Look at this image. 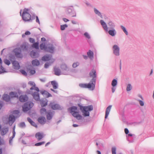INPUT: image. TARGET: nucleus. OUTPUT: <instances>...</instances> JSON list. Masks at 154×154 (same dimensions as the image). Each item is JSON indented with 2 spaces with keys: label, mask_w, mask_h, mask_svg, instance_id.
I'll use <instances>...</instances> for the list:
<instances>
[{
  "label": "nucleus",
  "mask_w": 154,
  "mask_h": 154,
  "mask_svg": "<svg viewBox=\"0 0 154 154\" xmlns=\"http://www.w3.org/2000/svg\"><path fill=\"white\" fill-rule=\"evenodd\" d=\"M138 96L139 97H140V98H141L142 100H143V97H142V96L141 95H138Z\"/></svg>",
  "instance_id": "69168bd1"
},
{
  "label": "nucleus",
  "mask_w": 154,
  "mask_h": 154,
  "mask_svg": "<svg viewBox=\"0 0 154 154\" xmlns=\"http://www.w3.org/2000/svg\"><path fill=\"white\" fill-rule=\"evenodd\" d=\"M36 22L38 23L39 24L40 23V22L37 16L36 17Z\"/></svg>",
  "instance_id": "13d9d810"
},
{
  "label": "nucleus",
  "mask_w": 154,
  "mask_h": 154,
  "mask_svg": "<svg viewBox=\"0 0 154 154\" xmlns=\"http://www.w3.org/2000/svg\"><path fill=\"white\" fill-rule=\"evenodd\" d=\"M27 99L28 97L26 95H21L20 97L19 98L20 101L22 102H25L27 100Z\"/></svg>",
  "instance_id": "2eb2a0df"
},
{
  "label": "nucleus",
  "mask_w": 154,
  "mask_h": 154,
  "mask_svg": "<svg viewBox=\"0 0 154 154\" xmlns=\"http://www.w3.org/2000/svg\"><path fill=\"white\" fill-rule=\"evenodd\" d=\"M115 88H114V87H113L112 88V93H114L115 91Z\"/></svg>",
  "instance_id": "680f3d73"
},
{
  "label": "nucleus",
  "mask_w": 154,
  "mask_h": 154,
  "mask_svg": "<svg viewBox=\"0 0 154 154\" xmlns=\"http://www.w3.org/2000/svg\"><path fill=\"white\" fill-rule=\"evenodd\" d=\"M121 27L122 28V29H123V31L126 34V35H127L128 34V32L127 31H126L125 28L124 26H121Z\"/></svg>",
  "instance_id": "37998d69"
},
{
  "label": "nucleus",
  "mask_w": 154,
  "mask_h": 154,
  "mask_svg": "<svg viewBox=\"0 0 154 154\" xmlns=\"http://www.w3.org/2000/svg\"><path fill=\"white\" fill-rule=\"evenodd\" d=\"M15 56L18 57H21V50L20 48H16L14 50Z\"/></svg>",
  "instance_id": "6e6552de"
},
{
  "label": "nucleus",
  "mask_w": 154,
  "mask_h": 154,
  "mask_svg": "<svg viewBox=\"0 0 154 154\" xmlns=\"http://www.w3.org/2000/svg\"><path fill=\"white\" fill-rule=\"evenodd\" d=\"M67 25L66 24L63 25H62L60 26L61 30H63L65 29L67 27Z\"/></svg>",
  "instance_id": "f704fd0d"
},
{
  "label": "nucleus",
  "mask_w": 154,
  "mask_h": 154,
  "mask_svg": "<svg viewBox=\"0 0 154 154\" xmlns=\"http://www.w3.org/2000/svg\"><path fill=\"white\" fill-rule=\"evenodd\" d=\"M29 41L31 43H33L35 42V40L33 38H29Z\"/></svg>",
  "instance_id": "3c124183"
},
{
  "label": "nucleus",
  "mask_w": 154,
  "mask_h": 154,
  "mask_svg": "<svg viewBox=\"0 0 154 154\" xmlns=\"http://www.w3.org/2000/svg\"><path fill=\"white\" fill-rule=\"evenodd\" d=\"M78 125H77V124H73V127H78Z\"/></svg>",
  "instance_id": "338daca9"
},
{
  "label": "nucleus",
  "mask_w": 154,
  "mask_h": 154,
  "mask_svg": "<svg viewBox=\"0 0 154 154\" xmlns=\"http://www.w3.org/2000/svg\"><path fill=\"white\" fill-rule=\"evenodd\" d=\"M95 79H92L90 83L88 84L80 83L79 86L81 88H88L91 90H93L95 88Z\"/></svg>",
  "instance_id": "7ed1b4c3"
},
{
  "label": "nucleus",
  "mask_w": 154,
  "mask_h": 154,
  "mask_svg": "<svg viewBox=\"0 0 154 154\" xmlns=\"http://www.w3.org/2000/svg\"><path fill=\"white\" fill-rule=\"evenodd\" d=\"M30 32L29 31H26L24 34H23L22 35V37L23 38H24L25 35H29L30 34Z\"/></svg>",
  "instance_id": "e433bc0d"
},
{
  "label": "nucleus",
  "mask_w": 154,
  "mask_h": 154,
  "mask_svg": "<svg viewBox=\"0 0 154 154\" xmlns=\"http://www.w3.org/2000/svg\"><path fill=\"white\" fill-rule=\"evenodd\" d=\"M63 20L65 22H68V21H69V20L66 19V18H64L63 19Z\"/></svg>",
  "instance_id": "052dcab7"
},
{
  "label": "nucleus",
  "mask_w": 154,
  "mask_h": 154,
  "mask_svg": "<svg viewBox=\"0 0 154 154\" xmlns=\"http://www.w3.org/2000/svg\"><path fill=\"white\" fill-rule=\"evenodd\" d=\"M28 84L32 86L30 88L31 91H30L29 94L32 95L35 100H39V96L38 93L39 91L38 88L35 87V83L34 82L30 81L28 82Z\"/></svg>",
  "instance_id": "f257e3e1"
},
{
  "label": "nucleus",
  "mask_w": 154,
  "mask_h": 154,
  "mask_svg": "<svg viewBox=\"0 0 154 154\" xmlns=\"http://www.w3.org/2000/svg\"><path fill=\"white\" fill-rule=\"evenodd\" d=\"M90 76L92 78V79H95L96 81L95 78L97 77V73L95 70L93 69L89 73Z\"/></svg>",
  "instance_id": "9d476101"
},
{
  "label": "nucleus",
  "mask_w": 154,
  "mask_h": 154,
  "mask_svg": "<svg viewBox=\"0 0 154 154\" xmlns=\"http://www.w3.org/2000/svg\"><path fill=\"white\" fill-rule=\"evenodd\" d=\"M54 74L57 75H61V72L59 67L55 66L54 68Z\"/></svg>",
  "instance_id": "ddd939ff"
},
{
  "label": "nucleus",
  "mask_w": 154,
  "mask_h": 154,
  "mask_svg": "<svg viewBox=\"0 0 154 154\" xmlns=\"http://www.w3.org/2000/svg\"><path fill=\"white\" fill-rule=\"evenodd\" d=\"M38 121L42 124H45L46 122V119L45 117H40L38 119Z\"/></svg>",
  "instance_id": "f3484780"
},
{
  "label": "nucleus",
  "mask_w": 154,
  "mask_h": 154,
  "mask_svg": "<svg viewBox=\"0 0 154 154\" xmlns=\"http://www.w3.org/2000/svg\"><path fill=\"white\" fill-rule=\"evenodd\" d=\"M100 22L104 29L106 31H108V27L106 23L102 20H100Z\"/></svg>",
  "instance_id": "aec40b11"
},
{
  "label": "nucleus",
  "mask_w": 154,
  "mask_h": 154,
  "mask_svg": "<svg viewBox=\"0 0 154 154\" xmlns=\"http://www.w3.org/2000/svg\"><path fill=\"white\" fill-rule=\"evenodd\" d=\"M113 53L116 56H119V48L118 46L116 45H114L113 47Z\"/></svg>",
  "instance_id": "1a4fd4ad"
},
{
  "label": "nucleus",
  "mask_w": 154,
  "mask_h": 154,
  "mask_svg": "<svg viewBox=\"0 0 154 154\" xmlns=\"http://www.w3.org/2000/svg\"><path fill=\"white\" fill-rule=\"evenodd\" d=\"M51 84L53 86L54 89H55L58 88V84L55 81L51 82Z\"/></svg>",
  "instance_id": "cd10ccee"
},
{
  "label": "nucleus",
  "mask_w": 154,
  "mask_h": 154,
  "mask_svg": "<svg viewBox=\"0 0 154 154\" xmlns=\"http://www.w3.org/2000/svg\"><path fill=\"white\" fill-rule=\"evenodd\" d=\"M109 25L110 26H111V28H112L114 27V25H113V24L112 23V22H109Z\"/></svg>",
  "instance_id": "5fc2aeb1"
},
{
  "label": "nucleus",
  "mask_w": 154,
  "mask_h": 154,
  "mask_svg": "<svg viewBox=\"0 0 154 154\" xmlns=\"http://www.w3.org/2000/svg\"><path fill=\"white\" fill-rule=\"evenodd\" d=\"M46 110L45 108H42L40 110V113L41 114H44L46 113Z\"/></svg>",
  "instance_id": "58836bf2"
},
{
  "label": "nucleus",
  "mask_w": 154,
  "mask_h": 154,
  "mask_svg": "<svg viewBox=\"0 0 154 154\" xmlns=\"http://www.w3.org/2000/svg\"><path fill=\"white\" fill-rule=\"evenodd\" d=\"M47 101L45 99V101H41V104L42 106L43 107L47 105Z\"/></svg>",
  "instance_id": "c85d7f7f"
},
{
  "label": "nucleus",
  "mask_w": 154,
  "mask_h": 154,
  "mask_svg": "<svg viewBox=\"0 0 154 154\" xmlns=\"http://www.w3.org/2000/svg\"><path fill=\"white\" fill-rule=\"evenodd\" d=\"M41 41L42 42H44L45 41V38H41Z\"/></svg>",
  "instance_id": "e2e57ef3"
},
{
  "label": "nucleus",
  "mask_w": 154,
  "mask_h": 154,
  "mask_svg": "<svg viewBox=\"0 0 154 154\" xmlns=\"http://www.w3.org/2000/svg\"><path fill=\"white\" fill-rule=\"evenodd\" d=\"M20 72L22 73V74L24 75H27V73L26 72L23 70H20Z\"/></svg>",
  "instance_id": "de8ad7c7"
},
{
  "label": "nucleus",
  "mask_w": 154,
  "mask_h": 154,
  "mask_svg": "<svg viewBox=\"0 0 154 154\" xmlns=\"http://www.w3.org/2000/svg\"><path fill=\"white\" fill-rule=\"evenodd\" d=\"M8 131V127L3 128L2 129L1 131V134L2 135L5 134Z\"/></svg>",
  "instance_id": "b1692460"
},
{
  "label": "nucleus",
  "mask_w": 154,
  "mask_h": 154,
  "mask_svg": "<svg viewBox=\"0 0 154 154\" xmlns=\"http://www.w3.org/2000/svg\"><path fill=\"white\" fill-rule=\"evenodd\" d=\"M117 83V81L115 79H114L112 82V87H115Z\"/></svg>",
  "instance_id": "7c9ffc66"
},
{
  "label": "nucleus",
  "mask_w": 154,
  "mask_h": 154,
  "mask_svg": "<svg viewBox=\"0 0 154 154\" xmlns=\"http://www.w3.org/2000/svg\"><path fill=\"white\" fill-rule=\"evenodd\" d=\"M32 125L35 126V127H36V124L34 122V123H32V124H31Z\"/></svg>",
  "instance_id": "0e129e2a"
},
{
  "label": "nucleus",
  "mask_w": 154,
  "mask_h": 154,
  "mask_svg": "<svg viewBox=\"0 0 154 154\" xmlns=\"http://www.w3.org/2000/svg\"><path fill=\"white\" fill-rule=\"evenodd\" d=\"M30 73L32 75L34 74L35 73V70H32L30 71Z\"/></svg>",
  "instance_id": "6e6d98bb"
},
{
  "label": "nucleus",
  "mask_w": 154,
  "mask_h": 154,
  "mask_svg": "<svg viewBox=\"0 0 154 154\" xmlns=\"http://www.w3.org/2000/svg\"><path fill=\"white\" fill-rule=\"evenodd\" d=\"M49 64L48 63H46L45 65V68H47L49 66Z\"/></svg>",
  "instance_id": "bf43d9fd"
},
{
  "label": "nucleus",
  "mask_w": 154,
  "mask_h": 154,
  "mask_svg": "<svg viewBox=\"0 0 154 154\" xmlns=\"http://www.w3.org/2000/svg\"><path fill=\"white\" fill-rule=\"evenodd\" d=\"M19 126L20 127L23 128L25 127V125L24 122H22L20 124Z\"/></svg>",
  "instance_id": "a19ab883"
},
{
  "label": "nucleus",
  "mask_w": 154,
  "mask_h": 154,
  "mask_svg": "<svg viewBox=\"0 0 154 154\" xmlns=\"http://www.w3.org/2000/svg\"><path fill=\"white\" fill-rule=\"evenodd\" d=\"M109 34L111 36H113L115 35V33L116 32L115 30L114 29L113 30H110L108 32Z\"/></svg>",
  "instance_id": "c756f323"
},
{
  "label": "nucleus",
  "mask_w": 154,
  "mask_h": 154,
  "mask_svg": "<svg viewBox=\"0 0 154 154\" xmlns=\"http://www.w3.org/2000/svg\"><path fill=\"white\" fill-rule=\"evenodd\" d=\"M45 142H39V143H35V146H41L42 145H43V144H44L45 143Z\"/></svg>",
  "instance_id": "4c0bfd02"
},
{
  "label": "nucleus",
  "mask_w": 154,
  "mask_h": 154,
  "mask_svg": "<svg viewBox=\"0 0 154 154\" xmlns=\"http://www.w3.org/2000/svg\"><path fill=\"white\" fill-rule=\"evenodd\" d=\"M93 109V107L91 105L80 107V109L83 113V115L85 116H89V111L92 110Z\"/></svg>",
  "instance_id": "39448f33"
},
{
  "label": "nucleus",
  "mask_w": 154,
  "mask_h": 154,
  "mask_svg": "<svg viewBox=\"0 0 154 154\" xmlns=\"http://www.w3.org/2000/svg\"><path fill=\"white\" fill-rule=\"evenodd\" d=\"M51 58V56L48 55L44 56L42 58V60L44 61H47L50 60Z\"/></svg>",
  "instance_id": "393cba45"
},
{
  "label": "nucleus",
  "mask_w": 154,
  "mask_h": 154,
  "mask_svg": "<svg viewBox=\"0 0 154 154\" xmlns=\"http://www.w3.org/2000/svg\"><path fill=\"white\" fill-rule=\"evenodd\" d=\"M94 11L95 13L98 14L99 16H100L101 18H102V16L101 14V13L96 9H94Z\"/></svg>",
  "instance_id": "72a5a7b5"
},
{
  "label": "nucleus",
  "mask_w": 154,
  "mask_h": 154,
  "mask_svg": "<svg viewBox=\"0 0 154 154\" xmlns=\"http://www.w3.org/2000/svg\"><path fill=\"white\" fill-rule=\"evenodd\" d=\"M68 110L72 116L77 119L81 120L82 119V116L80 114L76 106L70 107L69 108Z\"/></svg>",
  "instance_id": "f03ea898"
},
{
  "label": "nucleus",
  "mask_w": 154,
  "mask_h": 154,
  "mask_svg": "<svg viewBox=\"0 0 154 154\" xmlns=\"http://www.w3.org/2000/svg\"><path fill=\"white\" fill-rule=\"evenodd\" d=\"M54 112H48L46 116L47 119L48 120H51L54 114Z\"/></svg>",
  "instance_id": "a211bd4d"
},
{
  "label": "nucleus",
  "mask_w": 154,
  "mask_h": 154,
  "mask_svg": "<svg viewBox=\"0 0 154 154\" xmlns=\"http://www.w3.org/2000/svg\"><path fill=\"white\" fill-rule=\"evenodd\" d=\"M32 63L33 66H38L40 64L39 61L36 59L33 60L32 61Z\"/></svg>",
  "instance_id": "a878e982"
},
{
  "label": "nucleus",
  "mask_w": 154,
  "mask_h": 154,
  "mask_svg": "<svg viewBox=\"0 0 154 154\" xmlns=\"http://www.w3.org/2000/svg\"><path fill=\"white\" fill-rule=\"evenodd\" d=\"M10 97L9 95L7 94H5L3 96V100L7 102L9 101L10 100Z\"/></svg>",
  "instance_id": "5701e85b"
},
{
  "label": "nucleus",
  "mask_w": 154,
  "mask_h": 154,
  "mask_svg": "<svg viewBox=\"0 0 154 154\" xmlns=\"http://www.w3.org/2000/svg\"><path fill=\"white\" fill-rule=\"evenodd\" d=\"M84 35L86 38H88V39H89L90 38L89 35L87 32L85 33H84Z\"/></svg>",
  "instance_id": "09e8293b"
},
{
  "label": "nucleus",
  "mask_w": 154,
  "mask_h": 154,
  "mask_svg": "<svg viewBox=\"0 0 154 154\" xmlns=\"http://www.w3.org/2000/svg\"><path fill=\"white\" fill-rule=\"evenodd\" d=\"M12 132H13V136L11 137L12 139L15 136V134H16L15 131H13Z\"/></svg>",
  "instance_id": "864d4df0"
},
{
  "label": "nucleus",
  "mask_w": 154,
  "mask_h": 154,
  "mask_svg": "<svg viewBox=\"0 0 154 154\" xmlns=\"http://www.w3.org/2000/svg\"><path fill=\"white\" fill-rule=\"evenodd\" d=\"M79 65V63L78 62L74 63L72 64V67L73 68H76Z\"/></svg>",
  "instance_id": "79ce46f5"
},
{
  "label": "nucleus",
  "mask_w": 154,
  "mask_h": 154,
  "mask_svg": "<svg viewBox=\"0 0 154 154\" xmlns=\"http://www.w3.org/2000/svg\"><path fill=\"white\" fill-rule=\"evenodd\" d=\"M137 100L139 102V103L141 106H144V103L143 101L139 100Z\"/></svg>",
  "instance_id": "a18cd8bd"
},
{
  "label": "nucleus",
  "mask_w": 154,
  "mask_h": 154,
  "mask_svg": "<svg viewBox=\"0 0 154 154\" xmlns=\"http://www.w3.org/2000/svg\"><path fill=\"white\" fill-rule=\"evenodd\" d=\"M33 106V103L31 102H28L25 103L23 106V110L24 112H26L30 109Z\"/></svg>",
  "instance_id": "0eeeda50"
},
{
  "label": "nucleus",
  "mask_w": 154,
  "mask_h": 154,
  "mask_svg": "<svg viewBox=\"0 0 154 154\" xmlns=\"http://www.w3.org/2000/svg\"><path fill=\"white\" fill-rule=\"evenodd\" d=\"M111 107L112 106L109 105L106 108V113L105 116V119H106L107 117L108 116L110 112Z\"/></svg>",
  "instance_id": "6ab92c4d"
},
{
  "label": "nucleus",
  "mask_w": 154,
  "mask_h": 154,
  "mask_svg": "<svg viewBox=\"0 0 154 154\" xmlns=\"http://www.w3.org/2000/svg\"><path fill=\"white\" fill-rule=\"evenodd\" d=\"M61 67L63 70H66L68 69L67 66L66 64H63L61 66Z\"/></svg>",
  "instance_id": "473e14b6"
},
{
  "label": "nucleus",
  "mask_w": 154,
  "mask_h": 154,
  "mask_svg": "<svg viewBox=\"0 0 154 154\" xmlns=\"http://www.w3.org/2000/svg\"><path fill=\"white\" fill-rule=\"evenodd\" d=\"M35 137L38 140H40L43 137V134L40 132L37 133L35 134Z\"/></svg>",
  "instance_id": "4468645a"
},
{
  "label": "nucleus",
  "mask_w": 154,
  "mask_h": 154,
  "mask_svg": "<svg viewBox=\"0 0 154 154\" xmlns=\"http://www.w3.org/2000/svg\"><path fill=\"white\" fill-rule=\"evenodd\" d=\"M27 120L30 123L32 124V123H34V122L32 120L29 118H27Z\"/></svg>",
  "instance_id": "8fccbe9b"
},
{
  "label": "nucleus",
  "mask_w": 154,
  "mask_h": 154,
  "mask_svg": "<svg viewBox=\"0 0 154 154\" xmlns=\"http://www.w3.org/2000/svg\"><path fill=\"white\" fill-rule=\"evenodd\" d=\"M49 106L51 107L52 109L54 110L58 109L60 108V107L59 105L57 104H54L53 103H51Z\"/></svg>",
  "instance_id": "9b49d317"
},
{
  "label": "nucleus",
  "mask_w": 154,
  "mask_h": 154,
  "mask_svg": "<svg viewBox=\"0 0 154 154\" xmlns=\"http://www.w3.org/2000/svg\"><path fill=\"white\" fill-rule=\"evenodd\" d=\"M4 62L5 64L9 65L11 63L10 61L9 60L7 59H5L4 60Z\"/></svg>",
  "instance_id": "c03bdc74"
},
{
  "label": "nucleus",
  "mask_w": 154,
  "mask_h": 154,
  "mask_svg": "<svg viewBox=\"0 0 154 154\" xmlns=\"http://www.w3.org/2000/svg\"><path fill=\"white\" fill-rule=\"evenodd\" d=\"M132 89V87L130 84H129L127 85L126 90L127 91H130Z\"/></svg>",
  "instance_id": "c9c22d12"
},
{
  "label": "nucleus",
  "mask_w": 154,
  "mask_h": 154,
  "mask_svg": "<svg viewBox=\"0 0 154 154\" xmlns=\"http://www.w3.org/2000/svg\"><path fill=\"white\" fill-rule=\"evenodd\" d=\"M116 148L114 147L112 148V154H116Z\"/></svg>",
  "instance_id": "ea45409f"
},
{
  "label": "nucleus",
  "mask_w": 154,
  "mask_h": 154,
  "mask_svg": "<svg viewBox=\"0 0 154 154\" xmlns=\"http://www.w3.org/2000/svg\"><path fill=\"white\" fill-rule=\"evenodd\" d=\"M15 121V117L13 115H11L9 117L8 123L10 125H11Z\"/></svg>",
  "instance_id": "f8f14e48"
},
{
  "label": "nucleus",
  "mask_w": 154,
  "mask_h": 154,
  "mask_svg": "<svg viewBox=\"0 0 154 154\" xmlns=\"http://www.w3.org/2000/svg\"><path fill=\"white\" fill-rule=\"evenodd\" d=\"M30 10L25 8L22 12L21 15L23 20L25 21H30L32 20L31 16L29 13Z\"/></svg>",
  "instance_id": "20e7f679"
},
{
  "label": "nucleus",
  "mask_w": 154,
  "mask_h": 154,
  "mask_svg": "<svg viewBox=\"0 0 154 154\" xmlns=\"http://www.w3.org/2000/svg\"><path fill=\"white\" fill-rule=\"evenodd\" d=\"M72 23L74 24H75L76 23V22L74 21H72Z\"/></svg>",
  "instance_id": "774afa93"
},
{
  "label": "nucleus",
  "mask_w": 154,
  "mask_h": 154,
  "mask_svg": "<svg viewBox=\"0 0 154 154\" xmlns=\"http://www.w3.org/2000/svg\"><path fill=\"white\" fill-rule=\"evenodd\" d=\"M32 48H35L36 49H38V43L36 42L33 44L32 45Z\"/></svg>",
  "instance_id": "2f4dec72"
},
{
  "label": "nucleus",
  "mask_w": 154,
  "mask_h": 154,
  "mask_svg": "<svg viewBox=\"0 0 154 154\" xmlns=\"http://www.w3.org/2000/svg\"><path fill=\"white\" fill-rule=\"evenodd\" d=\"M19 113V112L18 110H14L13 112V114H18Z\"/></svg>",
  "instance_id": "4d7b16f0"
},
{
  "label": "nucleus",
  "mask_w": 154,
  "mask_h": 154,
  "mask_svg": "<svg viewBox=\"0 0 154 154\" xmlns=\"http://www.w3.org/2000/svg\"><path fill=\"white\" fill-rule=\"evenodd\" d=\"M9 95L11 98L16 97L17 99L18 98V95L16 92H11L10 93Z\"/></svg>",
  "instance_id": "4be33fe9"
},
{
  "label": "nucleus",
  "mask_w": 154,
  "mask_h": 154,
  "mask_svg": "<svg viewBox=\"0 0 154 154\" xmlns=\"http://www.w3.org/2000/svg\"><path fill=\"white\" fill-rule=\"evenodd\" d=\"M124 131H125V134H127L129 133V131L127 128H125Z\"/></svg>",
  "instance_id": "603ef678"
},
{
  "label": "nucleus",
  "mask_w": 154,
  "mask_h": 154,
  "mask_svg": "<svg viewBox=\"0 0 154 154\" xmlns=\"http://www.w3.org/2000/svg\"><path fill=\"white\" fill-rule=\"evenodd\" d=\"M87 55L90 59H92L93 58V52L90 50L87 52Z\"/></svg>",
  "instance_id": "bb28decb"
},
{
  "label": "nucleus",
  "mask_w": 154,
  "mask_h": 154,
  "mask_svg": "<svg viewBox=\"0 0 154 154\" xmlns=\"http://www.w3.org/2000/svg\"><path fill=\"white\" fill-rule=\"evenodd\" d=\"M14 68L15 69H18L20 68V66L19 63L16 61H13L12 63Z\"/></svg>",
  "instance_id": "dca6fc26"
},
{
  "label": "nucleus",
  "mask_w": 154,
  "mask_h": 154,
  "mask_svg": "<svg viewBox=\"0 0 154 154\" xmlns=\"http://www.w3.org/2000/svg\"><path fill=\"white\" fill-rule=\"evenodd\" d=\"M36 54V52L34 51H32L30 53L31 56L32 57H34L35 56Z\"/></svg>",
  "instance_id": "49530a36"
},
{
  "label": "nucleus",
  "mask_w": 154,
  "mask_h": 154,
  "mask_svg": "<svg viewBox=\"0 0 154 154\" xmlns=\"http://www.w3.org/2000/svg\"><path fill=\"white\" fill-rule=\"evenodd\" d=\"M40 47L41 50H43L51 53H52L54 50V48L52 45L50 46L47 48L45 46L44 43L41 44L40 45Z\"/></svg>",
  "instance_id": "423d86ee"
},
{
  "label": "nucleus",
  "mask_w": 154,
  "mask_h": 154,
  "mask_svg": "<svg viewBox=\"0 0 154 154\" xmlns=\"http://www.w3.org/2000/svg\"><path fill=\"white\" fill-rule=\"evenodd\" d=\"M41 93L44 97H48L51 96V95L50 94L46 91H42Z\"/></svg>",
  "instance_id": "412c9836"
}]
</instances>
